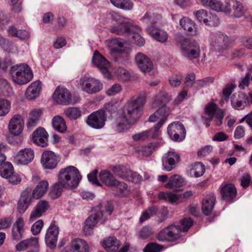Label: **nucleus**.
I'll list each match as a JSON object with an SVG mask.
<instances>
[{
    "mask_svg": "<svg viewBox=\"0 0 252 252\" xmlns=\"http://www.w3.org/2000/svg\"><path fill=\"white\" fill-rule=\"evenodd\" d=\"M144 105L145 99L142 97L127 101L124 106L123 113L116 120V130L122 132L128 129L130 125L136 122L141 116Z\"/></svg>",
    "mask_w": 252,
    "mask_h": 252,
    "instance_id": "obj_1",
    "label": "nucleus"
},
{
    "mask_svg": "<svg viewBox=\"0 0 252 252\" xmlns=\"http://www.w3.org/2000/svg\"><path fill=\"white\" fill-rule=\"evenodd\" d=\"M58 179L65 189H74L78 186L82 177L77 168L69 166L60 170Z\"/></svg>",
    "mask_w": 252,
    "mask_h": 252,
    "instance_id": "obj_2",
    "label": "nucleus"
},
{
    "mask_svg": "<svg viewBox=\"0 0 252 252\" xmlns=\"http://www.w3.org/2000/svg\"><path fill=\"white\" fill-rule=\"evenodd\" d=\"M13 81L17 84L25 85L32 80L33 73L31 68L26 64L13 66L10 70Z\"/></svg>",
    "mask_w": 252,
    "mask_h": 252,
    "instance_id": "obj_3",
    "label": "nucleus"
},
{
    "mask_svg": "<svg viewBox=\"0 0 252 252\" xmlns=\"http://www.w3.org/2000/svg\"><path fill=\"white\" fill-rule=\"evenodd\" d=\"M182 55L189 60L196 59L200 56L199 44L194 39L185 38L180 42Z\"/></svg>",
    "mask_w": 252,
    "mask_h": 252,
    "instance_id": "obj_4",
    "label": "nucleus"
},
{
    "mask_svg": "<svg viewBox=\"0 0 252 252\" xmlns=\"http://www.w3.org/2000/svg\"><path fill=\"white\" fill-rule=\"evenodd\" d=\"M110 15L115 22L110 29L111 32L117 34H131L132 27H130L129 23L126 18L115 12H111Z\"/></svg>",
    "mask_w": 252,
    "mask_h": 252,
    "instance_id": "obj_5",
    "label": "nucleus"
},
{
    "mask_svg": "<svg viewBox=\"0 0 252 252\" xmlns=\"http://www.w3.org/2000/svg\"><path fill=\"white\" fill-rule=\"evenodd\" d=\"M110 15L115 22L110 29L111 32L117 34H131L132 27H130L129 23L126 18L115 12H111Z\"/></svg>",
    "mask_w": 252,
    "mask_h": 252,
    "instance_id": "obj_6",
    "label": "nucleus"
},
{
    "mask_svg": "<svg viewBox=\"0 0 252 252\" xmlns=\"http://www.w3.org/2000/svg\"><path fill=\"white\" fill-rule=\"evenodd\" d=\"M110 168L116 176L124 180L138 183L142 180L140 175L132 172L123 165L111 166Z\"/></svg>",
    "mask_w": 252,
    "mask_h": 252,
    "instance_id": "obj_7",
    "label": "nucleus"
},
{
    "mask_svg": "<svg viewBox=\"0 0 252 252\" xmlns=\"http://www.w3.org/2000/svg\"><path fill=\"white\" fill-rule=\"evenodd\" d=\"M210 44L211 47L217 52L223 53L230 46L229 37L222 33H213L209 37Z\"/></svg>",
    "mask_w": 252,
    "mask_h": 252,
    "instance_id": "obj_8",
    "label": "nucleus"
},
{
    "mask_svg": "<svg viewBox=\"0 0 252 252\" xmlns=\"http://www.w3.org/2000/svg\"><path fill=\"white\" fill-rule=\"evenodd\" d=\"M79 84L82 90L90 94L98 93L103 89V86L99 80L87 76L81 77Z\"/></svg>",
    "mask_w": 252,
    "mask_h": 252,
    "instance_id": "obj_9",
    "label": "nucleus"
},
{
    "mask_svg": "<svg viewBox=\"0 0 252 252\" xmlns=\"http://www.w3.org/2000/svg\"><path fill=\"white\" fill-rule=\"evenodd\" d=\"M182 231L181 226L172 224L160 231L157 238L160 241H172L179 238Z\"/></svg>",
    "mask_w": 252,
    "mask_h": 252,
    "instance_id": "obj_10",
    "label": "nucleus"
},
{
    "mask_svg": "<svg viewBox=\"0 0 252 252\" xmlns=\"http://www.w3.org/2000/svg\"><path fill=\"white\" fill-rule=\"evenodd\" d=\"M167 133L170 138L174 141H183L186 134L184 125L180 122H173L167 127Z\"/></svg>",
    "mask_w": 252,
    "mask_h": 252,
    "instance_id": "obj_11",
    "label": "nucleus"
},
{
    "mask_svg": "<svg viewBox=\"0 0 252 252\" xmlns=\"http://www.w3.org/2000/svg\"><path fill=\"white\" fill-rule=\"evenodd\" d=\"M192 195V192L191 191H187L182 193L162 191L158 193V197L160 199H162L172 203H175L178 204L183 202L184 200L189 198Z\"/></svg>",
    "mask_w": 252,
    "mask_h": 252,
    "instance_id": "obj_12",
    "label": "nucleus"
},
{
    "mask_svg": "<svg viewBox=\"0 0 252 252\" xmlns=\"http://www.w3.org/2000/svg\"><path fill=\"white\" fill-rule=\"evenodd\" d=\"M106 120L105 112L103 110H99L91 114L86 120V123L90 126L95 128H102Z\"/></svg>",
    "mask_w": 252,
    "mask_h": 252,
    "instance_id": "obj_13",
    "label": "nucleus"
},
{
    "mask_svg": "<svg viewBox=\"0 0 252 252\" xmlns=\"http://www.w3.org/2000/svg\"><path fill=\"white\" fill-rule=\"evenodd\" d=\"M34 152L31 148H25L19 151L13 157V162L17 165H26L34 159Z\"/></svg>",
    "mask_w": 252,
    "mask_h": 252,
    "instance_id": "obj_14",
    "label": "nucleus"
},
{
    "mask_svg": "<svg viewBox=\"0 0 252 252\" xmlns=\"http://www.w3.org/2000/svg\"><path fill=\"white\" fill-rule=\"evenodd\" d=\"M60 160L59 156L51 151H45L41 157V164L47 169L55 168Z\"/></svg>",
    "mask_w": 252,
    "mask_h": 252,
    "instance_id": "obj_15",
    "label": "nucleus"
},
{
    "mask_svg": "<svg viewBox=\"0 0 252 252\" xmlns=\"http://www.w3.org/2000/svg\"><path fill=\"white\" fill-rule=\"evenodd\" d=\"M100 206H97L95 208L96 212L93 213L86 220L83 228L85 235H91L94 226L98 222V220L102 218L103 214L102 211H100Z\"/></svg>",
    "mask_w": 252,
    "mask_h": 252,
    "instance_id": "obj_16",
    "label": "nucleus"
},
{
    "mask_svg": "<svg viewBox=\"0 0 252 252\" xmlns=\"http://www.w3.org/2000/svg\"><path fill=\"white\" fill-rule=\"evenodd\" d=\"M180 159V158L178 153L174 151H168L162 157L163 169L166 171H171L175 168Z\"/></svg>",
    "mask_w": 252,
    "mask_h": 252,
    "instance_id": "obj_17",
    "label": "nucleus"
},
{
    "mask_svg": "<svg viewBox=\"0 0 252 252\" xmlns=\"http://www.w3.org/2000/svg\"><path fill=\"white\" fill-rule=\"evenodd\" d=\"M54 100L59 104L68 105L71 101L70 92L65 87H58L53 94Z\"/></svg>",
    "mask_w": 252,
    "mask_h": 252,
    "instance_id": "obj_18",
    "label": "nucleus"
},
{
    "mask_svg": "<svg viewBox=\"0 0 252 252\" xmlns=\"http://www.w3.org/2000/svg\"><path fill=\"white\" fill-rule=\"evenodd\" d=\"M59 232V227L54 224H51L47 230L45 241L46 245L51 249H54L56 247Z\"/></svg>",
    "mask_w": 252,
    "mask_h": 252,
    "instance_id": "obj_19",
    "label": "nucleus"
},
{
    "mask_svg": "<svg viewBox=\"0 0 252 252\" xmlns=\"http://www.w3.org/2000/svg\"><path fill=\"white\" fill-rule=\"evenodd\" d=\"M135 63L143 72L149 73L153 68V64L151 60L142 53H137L135 57Z\"/></svg>",
    "mask_w": 252,
    "mask_h": 252,
    "instance_id": "obj_20",
    "label": "nucleus"
},
{
    "mask_svg": "<svg viewBox=\"0 0 252 252\" xmlns=\"http://www.w3.org/2000/svg\"><path fill=\"white\" fill-rule=\"evenodd\" d=\"M92 61L105 77H109L110 75L108 68L110 63L98 52L95 51L94 53Z\"/></svg>",
    "mask_w": 252,
    "mask_h": 252,
    "instance_id": "obj_21",
    "label": "nucleus"
},
{
    "mask_svg": "<svg viewBox=\"0 0 252 252\" xmlns=\"http://www.w3.org/2000/svg\"><path fill=\"white\" fill-rule=\"evenodd\" d=\"M24 121L20 115H14L10 120L8 129L9 132L14 135L17 136L21 134L23 131Z\"/></svg>",
    "mask_w": 252,
    "mask_h": 252,
    "instance_id": "obj_22",
    "label": "nucleus"
},
{
    "mask_svg": "<svg viewBox=\"0 0 252 252\" xmlns=\"http://www.w3.org/2000/svg\"><path fill=\"white\" fill-rule=\"evenodd\" d=\"M33 198L32 197V189H26L22 193L17 204L18 211L24 213L29 207Z\"/></svg>",
    "mask_w": 252,
    "mask_h": 252,
    "instance_id": "obj_23",
    "label": "nucleus"
},
{
    "mask_svg": "<svg viewBox=\"0 0 252 252\" xmlns=\"http://www.w3.org/2000/svg\"><path fill=\"white\" fill-rule=\"evenodd\" d=\"M225 3L227 4L229 12L227 14L231 13V9L233 10V16L235 18H240L244 15L245 10L243 4L237 0H225Z\"/></svg>",
    "mask_w": 252,
    "mask_h": 252,
    "instance_id": "obj_24",
    "label": "nucleus"
},
{
    "mask_svg": "<svg viewBox=\"0 0 252 252\" xmlns=\"http://www.w3.org/2000/svg\"><path fill=\"white\" fill-rule=\"evenodd\" d=\"M48 134L42 127L37 128L32 133V140L35 144L44 147L48 145Z\"/></svg>",
    "mask_w": 252,
    "mask_h": 252,
    "instance_id": "obj_25",
    "label": "nucleus"
},
{
    "mask_svg": "<svg viewBox=\"0 0 252 252\" xmlns=\"http://www.w3.org/2000/svg\"><path fill=\"white\" fill-rule=\"evenodd\" d=\"M201 4L204 7L216 11L217 12H223L226 14L229 12L227 4L225 5L219 0H200Z\"/></svg>",
    "mask_w": 252,
    "mask_h": 252,
    "instance_id": "obj_26",
    "label": "nucleus"
},
{
    "mask_svg": "<svg viewBox=\"0 0 252 252\" xmlns=\"http://www.w3.org/2000/svg\"><path fill=\"white\" fill-rule=\"evenodd\" d=\"M89 251L87 242L80 238L72 240L68 247V252H89Z\"/></svg>",
    "mask_w": 252,
    "mask_h": 252,
    "instance_id": "obj_27",
    "label": "nucleus"
},
{
    "mask_svg": "<svg viewBox=\"0 0 252 252\" xmlns=\"http://www.w3.org/2000/svg\"><path fill=\"white\" fill-rule=\"evenodd\" d=\"M220 194L223 200L231 202L237 195V190L233 184H228L221 187Z\"/></svg>",
    "mask_w": 252,
    "mask_h": 252,
    "instance_id": "obj_28",
    "label": "nucleus"
},
{
    "mask_svg": "<svg viewBox=\"0 0 252 252\" xmlns=\"http://www.w3.org/2000/svg\"><path fill=\"white\" fill-rule=\"evenodd\" d=\"M147 32L156 41L161 43L165 42L168 38L167 32L161 29L150 26L146 29Z\"/></svg>",
    "mask_w": 252,
    "mask_h": 252,
    "instance_id": "obj_29",
    "label": "nucleus"
},
{
    "mask_svg": "<svg viewBox=\"0 0 252 252\" xmlns=\"http://www.w3.org/2000/svg\"><path fill=\"white\" fill-rule=\"evenodd\" d=\"M49 207V202L45 200L39 201L32 211L30 220L33 221L40 217L48 209Z\"/></svg>",
    "mask_w": 252,
    "mask_h": 252,
    "instance_id": "obj_30",
    "label": "nucleus"
},
{
    "mask_svg": "<svg viewBox=\"0 0 252 252\" xmlns=\"http://www.w3.org/2000/svg\"><path fill=\"white\" fill-rule=\"evenodd\" d=\"M49 183L46 180H42L38 183L33 190H32V197L38 199L42 197L47 192Z\"/></svg>",
    "mask_w": 252,
    "mask_h": 252,
    "instance_id": "obj_31",
    "label": "nucleus"
},
{
    "mask_svg": "<svg viewBox=\"0 0 252 252\" xmlns=\"http://www.w3.org/2000/svg\"><path fill=\"white\" fill-rule=\"evenodd\" d=\"M180 25L182 28L191 35H196L199 31L195 23L189 18L184 17L180 20Z\"/></svg>",
    "mask_w": 252,
    "mask_h": 252,
    "instance_id": "obj_32",
    "label": "nucleus"
},
{
    "mask_svg": "<svg viewBox=\"0 0 252 252\" xmlns=\"http://www.w3.org/2000/svg\"><path fill=\"white\" fill-rule=\"evenodd\" d=\"M215 201L216 197L213 194L207 195L205 197L202 204V209L204 214L208 216L211 214L214 208Z\"/></svg>",
    "mask_w": 252,
    "mask_h": 252,
    "instance_id": "obj_33",
    "label": "nucleus"
},
{
    "mask_svg": "<svg viewBox=\"0 0 252 252\" xmlns=\"http://www.w3.org/2000/svg\"><path fill=\"white\" fill-rule=\"evenodd\" d=\"M40 82L36 81L32 83L27 89L25 95L27 98L32 99L37 97L41 90Z\"/></svg>",
    "mask_w": 252,
    "mask_h": 252,
    "instance_id": "obj_34",
    "label": "nucleus"
},
{
    "mask_svg": "<svg viewBox=\"0 0 252 252\" xmlns=\"http://www.w3.org/2000/svg\"><path fill=\"white\" fill-rule=\"evenodd\" d=\"M102 245L106 251L115 252L119 249L120 243L115 237H109L103 241Z\"/></svg>",
    "mask_w": 252,
    "mask_h": 252,
    "instance_id": "obj_35",
    "label": "nucleus"
},
{
    "mask_svg": "<svg viewBox=\"0 0 252 252\" xmlns=\"http://www.w3.org/2000/svg\"><path fill=\"white\" fill-rule=\"evenodd\" d=\"M99 179L103 184L108 187H113L115 184L118 183V180L106 170H101L99 172Z\"/></svg>",
    "mask_w": 252,
    "mask_h": 252,
    "instance_id": "obj_36",
    "label": "nucleus"
},
{
    "mask_svg": "<svg viewBox=\"0 0 252 252\" xmlns=\"http://www.w3.org/2000/svg\"><path fill=\"white\" fill-rule=\"evenodd\" d=\"M24 224V220L22 218L17 219L12 228V237L14 239L17 240L22 237Z\"/></svg>",
    "mask_w": 252,
    "mask_h": 252,
    "instance_id": "obj_37",
    "label": "nucleus"
},
{
    "mask_svg": "<svg viewBox=\"0 0 252 252\" xmlns=\"http://www.w3.org/2000/svg\"><path fill=\"white\" fill-rule=\"evenodd\" d=\"M185 184L184 179L178 174L171 176L168 182L165 185V187L168 189L176 190V189L181 187Z\"/></svg>",
    "mask_w": 252,
    "mask_h": 252,
    "instance_id": "obj_38",
    "label": "nucleus"
},
{
    "mask_svg": "<svg viewBox=\"0 0 252 252\" xmlns=\"http://www.w3.org/2000/svg\"><path fill=\"white\" fill-rule=\"evenodd\" d=\"M41 115L42 111L39 109L32 110L29 114L27 123V127L32 128L38 124Z\"/></svg>",
    "mask_w": 252,
    "mask_h": 252,
    "instance_id": "obj_39",
    "label": "nucleus"
},
{
    "mask_svg": "<svg viewBox=\"0 0 252 252\" xmlns=\"http://www.w3.org/2000/svg\"><path fill=\"white\" fill-rule=\"evenodd\" d=\"M38 244V239L36 237H32L19 242L16 246L18 251H25L27 249L36 247Z\"/></svg>",
    "mask_w": 252,
    "mask_h": 252,
    "instance_id": "obj_40",
    "label": "nucleus"
},
{
    "mask_svg": "<svg viewBox=\"0 0 252 252\" xmlns=\"http://www.w3.org/2000/svg\"><path fill=\"white\" fill-rule=\"evenodd\" d=\"M159 146L158 142L150 143L146 146L137 148V151L144 157L150 156Z\"/></svg>",
    "mask_w": 252,
    "mask_h": 252,
    "instance_id": "obj_41",
    "label": "nucleus"
},
{
    "mask_svg": "<svg viewBox=\"0 0 252 252\" xmlns=\"http://www.w3.org/2000/svg\"><path fill=\"white\" fill-rule=\"evenodd\" d=\"M7 31L9 35L13 37H16L21 40L27 39L30 36V33L26 30H18L13 26H10Z\"/></svg>",
    "mask_w": 252,
    "mask_h": 252,
    "instance_id": "obj_42",
    "label": "nucleus"
},
{
    "mask_svg": "<svg viewBox=\"0 0 252 252\" xmlns=\"http://www.w3.org/2000/svg\"><path fill=\"white\" fill-rule=\"evenodd\" d=\"M131 34L132 42L139 46H143L145 43L144 39L140 36L139 32L141 28L138 26H134L131 27Z\"/></svg>",
    "mask_w": 252,
    "mask_h": 252,
    "instance_id": "obj_43",
    "label": "nucleus"
},
{
    "mask_svg": "<svg viewBox=\"0 0 252 252\" xmlns=\"http://www.w3.org/2000/svg\"><path fill=\"white\" fill-rule=\"evenodd\" d=\"M245 95L243 94L238 95L233 94L231 97V103L232 106L237 110H242L245 107L244 98Z\"/></svg>",
    "mask_w": 252,
    "mask_h": 252,
    "instance_id": "obj_44",
    "label": "nucleus"
},
{
    "mask_svg": "<svg viewBox=\"0 0 252 252\" xmlns=\"http://www.w3.org/2000/svg\"><path fill=\"white\" fill-rule=\"evenodd\" d=\"M52 125L55 129L61 133H64L67 129L64 120L60 116H57L53 118Z\"/></svg>",
    "mask_w": 252,
    "mask_h": 252,
    "instance_id": "obj_45",
    "label": "nucleus"
},
{
    "mask_svg": "<svg viewBox=\"0 0 252 252\" xmlns=\"http://www.w3.org/2000/svg\"><path fill=\"white\" fill-rule=\"evenodd\" d=\"M205 171V166L201 162H196L191 165L189 174L191 176L199 177L203 175Z\"/></svg>",
    "mask_w": 252,
    "mask_h": 252,
    "instance_id": "obj_46",
    "label": "nucleus"
},
{
    "mask_svg": "<svg viewBox=\"0 0 252 252\" xmlns=\"http://www.w3.org/2000/svg\"><path fill=\"white\" fill-rule=\"evenodd\" d=\"M113 187H116L115 196L124 197L128 195L129 193L127 185L124 182L118 180V183L115 184Z\"/></svg>",
    "mask_w": 252,
    "mask_h": 252,
    "instance_id": "obj_47",
    "label": "nucleus"
},
{
    "mask_svg": "<svg viewBox=\"0 0 252 252\" xmlns=\"http://www.w3.org/2000/svg\"><path fill=\"white\" fill-rule=\"evenodd\" d=\"M170 100V95L165 92L160 91L155 97L154 104L156 106L165 105Z\"/></svg>",
    "mask_w": 252,
    "mask_h": 252,
    "instance_id": "obj_48",
    "label": "nucleus"
},
{
    "mask_svg": "<svg viewBox=\"0 0 252 252\" xmlns=\"http://www.w3.org/2000/svg\"><path fill=\"white\" fill-rule=\"evenodd\" d=\"M0 47L8 52H13L17 50V47L14 43L0 36Z\"/></svg>",
    "mask_w": 252,
    "mask_h": 252,
    "instance_id": "obj_49",
    "label": "nucleus"
},
{
    "mask_svg": "<svg viewBox=\"0 0 252 252\" xmlns=\"http://www.w3.org/2000/svg\"><path fill=\"white\" fill-rule=\"evenodd\" d=\"M111 2L115 6L126 10L132 9L133 4L130 0H110Z\"/></svg>",
    "mask_w": 252,
    "mask_h": 252,
    "instance_id": "obj_50",
    "label": "nucleus"
},
{
    "mask_svg": "<svg viewBox=\"0 0 252 252\" xmlns=\"http://www.w3.org/2000/svg\"><path fill=\"white\" fill-rule=\"evenodd\" d=\"M13 172V167L9 162H4L0 165V175L4 178L9 177Z\"/></svg>",
    "mask_w": 252,
    "mask_h": 252,
    "instance_id": "obj_51",
    "label": "nucleus"
},
{
    "mask_svg": "<svg viewBox=\"0 0 252 252\" xmlns=\"http://www.w3.org/2000/svg\"><path fill=\"white\" fill-rule=\"evenodd\" d=\"M124 43L121 39L118 38H112L107 41V45L112 52H118L120 51L118 48L124 46Z\"/></svg>",
    "mask_w": 252,
    "mask_h": 252,
    "instance_id": "obj_52",
    "label": "nucleus"
},
{
    "mask_svg": "<svg viewBox=\"0 0 252 252\" xmlns=\"http://www.w3.org/2000/svg\"><path fill=\"white\" fill-rule=\"evenodd\" d=\"M63 189H65L64 186H63L58 179L57 182L52 187V189L50 192V195L52 198L56 199L59 197L63 192Z\"/></svg>",
    "mask_w": 252,
    "mask_h": 252,
    "instance_id": "obj_53",
    "label": "nucleus"
},
{
    "mask_svg": "<svg viewBox=\"0 0 252 252\" xmlns=\"http://www.w3.org/2000/svg\"><path fill=\"white\" fill-rule=\"evenodd\" d=\"M65 116L71 120H76L81 116V111L77 107H69L64 112Z\"/></svg>",
    "mask_w": 252,
    "mask_h": 252,
    "instance_id": "obj_54",
    "label": "nucleus"
},
{
    "mask_svg": "<svg viewBox=\"0 0 252 252\" xmlns=\"http://www.w3.org/2000/svg\"><path fill=\"white\" fill-rule=\"evenodd\" d=\"M0 91L4 96H9L12 94V88L6 80L0 79Z\"/></svg>",
    "mask_w": 252,
    "mask_h": 252,
    "instance_id": "obj_55",
    "label": "nucleus"
},
{
    "mask_svg": "<svg viewBox=\"0 0 252 252\" xmlns=\"http://www.w3.org/2000/svg\"><path fill=\"white\" fill-rule=\"evenodd\" d=\"M164 124V120L159 121L157 125L154 127L147 130L149 131V137L152 139L158 138L160 134V128Z\"/></svg>",
    "mask_w": 252,
    "mask_h": 252,
    "instance_id": "obj_56",
    "label": "nucleus"
},
{
    "mask_svg": "<svg viewBox=\"0 0 252 252\" xmlns=\"http://www.w3.org/2000/svg\"><path fill=\"white\" fill-rule=\"evenodd\" d=\"M11 108L10 102L5 99H0V116L7 115Z\"/></svg>",
    "mask_w": 252,
    "mask_h": 252,
    "instance_id": "obj_57",
    "label": "nucleus"
},
{
    "mask_svg": "<svg viewBox=\"0 0 252 252\" xmlns=\"http://www.w3.org/2000/svg\"><path fill=\"white\" fill-rule=\"evenodd\" d=\"M217 106L214 103H209L205 107V114L208 117V120L212 121L215 114L217 113Z\"/></svg>",
    "mask_w": 252,
    "mask_h": 252,
    "instance_id": "obj_58",
    "label": "nucleus"
},
{
    "mask_svg": "<svg viewBox=\"0 0 252 252\" xmlns=\"http://www.w3.org/2000/svg\"><path fill=\"white\" fill-rule=\"evenodd\" d=\"M115 74L120 80L124 82L128 81L130 78L129 73L122 67L117 69L115 71Z\"/></svg>",
    "mask_w": 252,
    "mask_h": 252,
    "instance_id": "obj_59",
    "label": "nucleus"
},
{
    "mask_svg": "<svg viewBox=\"0 0 252 252\" xmlns=\"http://www.w3.org/2000/svg\"><path fill=\"white\" fill-rule=\"evenodd\" d=\"M214 81V79L211 77H207L202 80H198L194 83V88L196 89H200L201 88L206 87L212 84Z\"/></svg>",
    "mask_w": 252,
    "mask_h": 252,
    "instance_id": "obj_60",
    "label": "nucleus"
},
{
    "mask_svg": "<svg viewBox=\"0 0 252 252\" xmlns=\"http://www.w3.org/2000/svg\"><path fill=\"white\" fill-rule=\"evenodd\" d=\"M220 24V20L218 17L208 12L205 25L209 26H217Z\"/></svg>",
    "mask_w": 252,
    "mask_h": 252,
    "instance_id": "obj_61",
    "label": "nucleus"
},
{
    "mask_svg": "<svg viewBox=\"0 0 252 252\" xmlns=\"http://www.w3.org/2000/svg\"><path fill=\"white\" fill-rule=\"evenodd\" d=\"M208 11L204 9H200L194 12V15L197 20L200 22L203 23L205 25Z\"/></svg>",
    "mask_w": 252,
    "mask_h": 252,
    "instance_id": "obj_62",
    "label": "nucleus"
},
{
    "mask_svg": "<svg viewBox=\"0 0 252 252\" xmlns=\"http://www.w3.org/2000/svg\"><path fill=\"white\" fill-rule=\"evenodd\" d=\"M169 108L166 105H162V106L156 111L160 118L159 121H162L164 120V123H165L169 114Z\"/></svg>",
    "mask_w": 252,
    "mask_h": 252,
    "instance_id": "obj_63",
    "label": "nucleus"
},
{
    "mask_svg": "<svg viewBox=\"0 0 252 252\" xmlns=\"http://www.w3.org/2000/svg\"><path fill=\"white\" fill-rule=\"evenodd\" d=\"M162 246L157 243H151L146 245L144 249V252H159Z\"/></svg>",
    "mask_w": 252,
    "mask_h": 252,
    "instance_id": "obj_64",
    "label": "nucleus"
}]
</instances>
